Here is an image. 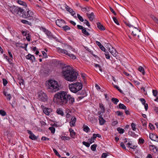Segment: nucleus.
<instances>
[{
    "label": "nucleus",
    "mask_w": 158,
    "mask_h": 158,
    "mask_svg": "<svg viewBox=\"0 0 158 158\" xmlns=\"http://www.w3.org/2000/svg\"><path fill=\"white\" fill-rule=\"evenodd\" d=\"M54 100L60 105H65L68 102L73 104L75 102L74 98L66 92L60 91L57 93L54 96Z\"/></svg>",
    "instance_id": "nucleus-1"
},
{
    "label": "nucleus",
    "mask_w": 158,
    "mask_h": 158,
    "mask_svg": "<svg viewBox=\"0 0 158 158\" xmlns=\"http://www.w3.org/2000/svg\"><path fill=\"white\" fill-rule=\"evenodd\" d=\"M59 51L61 53L66 55L69 58L73 60L76 58V56L73 54L75 53V50L71 46L69 45L67 46L65 49L59 48Z\"/></svg>",
    "instance_id": "nucleus-2"
},
{
    "label": "nucleus",
    "mask_w": 158,
    "mask_h": 158,
    "mask_svg": "<svg viewBox=\"0 0 158 158\" xmlns=\"http://www.w3.org/2000/svg\"><path fill=\"white\" fill-rule=\"evenodd\" d=\"M59 51L61 53L66 55L69 58L73 60L76 58V56L73 54L75 53V50L71 46L69 45L67 46L65 49L59 48Z\"/></svg>",
    "instance_id": "nucleus-3"
},
{
    "label": "nucleus",
    "mask_w": 158,
    "mask_h": 158,
    "mask_svg": "<svg viewBox=\"0 0 158 158\" xmlns=\"http://www.w3.org/2000/svg\"><path fill=\"white\" fill-rule=\"evenodd\" d=\"M48 92L54 93L59 90V86L57 81L55 80H50L49 81L48 86Z\"/></svg>",
    "instance_id": "nucleus-4"
},
{
    "label": "nucleus",
    "mask_w": 158,
    "mask_h": 158,
    "mask_svg": "<svg viewBox=\"0 0 158 158\" xmlns=\"http://www.w3.org/2000/svg\"><path fill=\"white\" fill-rule=\"evenodd\" d=\"M22 14L21 16L31 22L34 21L35 19L34 12L28 9H27L25 11H23Z\"/></svg>",
    "instance_id": "nucleus-5"
},
{
    "label": "nucleus",
    "mask_w": 158,
    "mask_h": 158,
    "mask_svg": "<svg viewBox=\"0 0 158 158\" xmlns=\"http://www.w3.org/2000/svg\"><path fill=\"white\" fill-rule=\"evenodd\" d=\"M70 90L73 93H76L80 91L82 88V84L79 82L73 83L69 85Z\"/></svg>",
    "instance_id": "nucleus-6"
},
{
    "label": "nucleus",
    "mask_w": 158,
    "mask_h": 158,
    "mask_svg": "<svg viewBox=\"0 0 158 158\" xmlns=\"http://www.w3.org/2000/svg\"><path fill=\"white\" fill-rule=\"evenodd\" d=\"M10 10L11 12L14 15H18L21 16V15L23 13L24 10L21 7H16L15 6H10Z\"/></svg>",
    "instance_id": "nucleus-7"
},
{
    "label": "nucleus",
    "mask_w": 158,
    "mask_h": 158,
    "mask_svg": "<svg viewBox=\"0 0 158 158\" xmlns=\"http://www.w3.org/2000/svg\"><path fill=\"white\" fill-rule=\"evenodd\" d=\"M73 69L69 66H66L62 68V74L65 79L66 77L70 75V74L74 72Z\"/></svg>",
    "instance_id": "nucleus-8"
},
{
    "label": "nucleus",
    "mask_w": 158,
    "mask_h": 158,
    "mask_svg": "<svg viewBox=\"0 0 158 158\" xmlns=\"http://www.w3.org/2000/svg\"><path fill=\"white\" fill-rule=\"evenodd\" d=\"M37 98L40 101L45 102L47 101V96L46 94L41 91L37 93Z\"/></svg>",
    "instance_id": "nucleus-9"
},
{
    "label": "nucleus",
    "mask_w": 158,
    "mask_h": 158,
    "mask_svg": "<svg viewBox=\"0 0 158 158\" xmlns=\"http://www.w3.org/2000/svg\"><path fill=\"white\" fill-rule=\"evenodd\" d=\"M77 73L76 72H72V73L70 74V75L65 78V79L70 81H75L77 77Z\"/></svg>",
    "instance_id": "nucleus-10"
},
{
    "label": "nucleus",
    "mask_w": 158,
    "mask_h": 158,
    "mask_svg": "<svg viewBox=\"0 0 158 158\" xmlns=\"http://www.w3.org/2000/svg\"><path fill=\"white\" fill-rule=\"evenodd\" d=\"M42 108L44 113L46 115H48L52 111V110L50 108L45 107L44 106L42 105Z\"/></svg>",
    "instance_id": "nucleus-11"
},
{
    "label": "nucleus",
    "mask_w": 158,
    "mask_h": 158,
    "mask_svg": "<svg viewBox=\"0 0 158 158\" xmlns=\"http://www.w3.org/2000/svg\"><path fill=\"white\" fill-rule=\"evenodd\" d=\"M42 31H44L45 33L46 34L48 37L50 39H55V37L52 34V33L49 31L47 30L44 28H42Z\"/></svg>",
    "instance_id": "nucleus-12"
},
{
    "label": "nucleus",
    "mask_w": 158,
    "mask_h": 158,
    "mask_svg": "<svg viewBox=\"0 0 158 158\" xmlns=\"http://www.w3.org/2000/svg\"><path fill=\"white\" fill-rule=\"evenodd\" d=\"M56 24L59 27H62L66 24L65 22L63 19H57L56 22Z\"/></svg>",
    "instance_id": "nucleus-13"
},
{
    "label": "nucleus",
    "mask_w": 158,
    "mask_h": 158,
    "mask_svg": "<svg viewBox=\"0 0 158 158\" xmlns=\"http://www.w3.org/2000/svg\"><path fill=\"white\" fill-rule=\"evenodd\" d=\"M27 133L30 135L29 136V138L32 140H35L37 139V137L30 130H27Z\"/></svg>",
    "instance_id": "nucleus-14"
},
{
    "label": "nucleus",
    "mask_w": 158,
    "mask_h": 158,
    "mask_svg": "<svg viewBox=\"0 0 158 158\" xmlns=\"http://www.w3.org/2000/svg\"><path fill=\"white\" fill-rule=\"evenodd\" d=\"M150 138L152 140L158 142V136L153 133H150Z\"/></svg>",
    "instance_id": "nucleus-15"
},
{
    "label": "nucleus",
    "mask_w": 158,
    "mask_h": 158,
    "mask_svg": "<svg viewBox=\"0 0 158 158\" xmlns=\"http://www.w3.org/2000/svg\"><path fill=\"white\" fill-rule=\"evenodd\" d=\"M76 121V118L75 117H72L69 122V124L71 127H74L75 125V123Z\"/></svg>",
    "instance_id": "nucleus-16"
},
{
    "label": "nucleus",
    "mask_w": 158,
    "mask_h": 158,
    "mask_svg": "<svg viewBox=\"0 0 158 158\" xmlns=\"http://www.w3.org/2000/svg\"><path fill=\"white\" fill-rule=\"evenodd\" d=\"M109 52L114 56H116L118 54L115 49L113 48L109 49Z\"/></svg>",
    "instance_id": "nucleus-17"
},
{
    "label": "nucleus",
    "mask_w": 158,
    "mask_h": 158,
    "mask_svg": "<svg viewBox=\"0 0 158 158\" xmlns=\"http://www.w3.org/2000/svg\"><path fill=\"white\" fill-rule=\"evenodd\" d=\"M135 29L134 31H132V33L133 35L135 36L138 34V33L140 32L141 31L140 30H139V29L136 27H134Z\"/></svg>",
    "instance_id": "nucleus-18"
},
{
    "label": "nucleus",
    "mask_w": 158,
    "mask_h": 158,
    "mask_svg": "<svg viewBox=\"0 0 158 158\" xmlns=\"http://www.w3.org/2000/svg\"><path fill=\"white\" fill-rule=\"evenodd\" d=\"M87 15L91 21H93L95 18V16L93 12H92L90 14L87 13Z\"/></svg>",
    "instance_id": "nucleus-19"
},
{
    "label": "nucleus",
    "mask_w": 158,
    "mask_h": 158,
    "mask_svg": "<svg viewBox=\"0 0 158 158\" xmlns=\"http://www.w3.org/2000/svg\"><path fill=\"white\" fill-rule=\"evenodd\" d=\"M102 115L101 116H100L99 117V123L100 125H102L104 124L106 122L105 120L103 118L102 116Z\"/></svg>",
    "instance_id": "nucleus-20"
},
{
    "label": "nucleus",
    "mask_w": 158,
    "mask_h": 158,
    "mask_svg": "<svg viewBox=\"0 0 158 158\" xmlns=\"http://www.w3.org/2000/svg\"><path fill=\"white\" fill-rule=\"evenodd\" d=\"M26 58L28 60H30L33 61L35 60V57L33 55H32L30 54H28L26 56Z\"/></svg>",
    "instance_id": "nucleus-21"
},
{
    "label": "nucleus",
    "mask_w": 158,
    "mask_h": 158,
    "mask_svg": "<svg viewBox=\"0 0 158 158\" xmlns=\"http://www.w3.org/2000/svg\"><path fill=\"white\" fill-rule=\"evenodd\" d=\"M81 10L83 12H85V11L89 12L90 10V9H91V8L87 6L81 7Z\"/></svg>",
    "instance_id": "nucleus-22"
},
{
    "label": "nucleus",
    "mask_w": 158,
    "mask_h": 158,
    "mask_svg": "<svg viewBox=\"0 0 158 158\" xmlns=\"http://www.w3.org/2000/svg\"><path fill=\"white\" fill-rule=\"evenodd\" d=\"M97 27L98 28L101 30H105V28L100 23L98 22L97 23Z\"/></svg>",
    "instance_id": "nucleus-23"
},
{
    "label": "nucleus",
    "mask_w": 158,
    "mask_h": 158,
    "mask_svg": "<svg viewBox=\"0 0 158 158\" xmlns=\"http://www.w3.org/2000/svg\"><path fill=\"white\" fill-rule=\"evenodd\" d=\"M17 2V3L19 5H21L25 7H26L27 6V5L26 3L23 1L21 0H18Z\"/></svg>",
    "instance_id": "nucleus-24"
},
{
    "label": "nucleus",
    "mask_w": 158,
    "mask_h": 158,
    "mask_svg": "<svg viewBox=\"0 0 158 158\" xmlns=\"http://www.w3.org/2000/svg\"><path fill=\"white\" fill-rule=\"evenodd\" d=\"M21 22L23 24H27L30 26H31L32 25V23L31 22L25 19L21 20Z\"/></svg>",
    "instance_id": "nucleus-25"
},
{
    "label": "nucleus",
    "mask_w": 158,
    "mask_h": 158,
    "mask_svg": "<svg viewBox=\"0 0 158 158\" xmlns=\"http://www.w3.org/2000/svg\"><path fill=\"white\" fill-rule=\"evenodd\" d=\"M69 131L70 133V135L71 137L73 138H74L75 133L74 131L72 129H69Z\"/></svg>",
    "instance_id": "nucleus-26"
},
{
    "label": "nucleus",
    "mask_w": 158,
    "mask_h": 158,
    "mask_svg": "<svg viewBox=\"0 0 158 158\" xmlns=\"http://www.w3.org/2000/svg\"><path fill=\"white\" fill-rule=\"evenodd\" d=\"M56 113L59 114L63 116L64 114L63 111L61 108H58L57 109Z\"/></svg>",
    "instance_id": "nucleus-27"
},
{
    "label": "nucleus",
    "mask_w": 158,
    "mask_h": 158,
    "mask_svg": "<svg viewBox=\"0 0 158 158\" xmlns=\"http://www.w3.org/2000/svg\"><path fill=\"white\" fill-rule=\"evenodd\" d=\"M128 135H130L131 136L134 137H136L138 136V135H137L135 134V133L134 132L131 131H129L128 132Z\"/></svg>",
    "instance_id": "nucleus-28"
},
{
    "label": "nucleus",
    "mask_w": 158,
    "mask_h": 158,
    "mask_svg": "<svg viewBox=\"0 0 158 158\" xmlns=\"http://www.w3.org/2000/svg\"><path fill=\"white\" fill-rule=\"evenodd\" d=\"M99 107L100 108L102 113H104L105 112V108L103 104L101 103H99Z\"/></svg>",
    "instance_id": "nucleus-29"
},
{
    "label": "nucleus",
    "mask_w": 158,
    "mask_h": 158,
    "mask_svg": "<svg viewBox=\"0 0 158 158\" xmlns=\"http://www.w3.org/2000/svg\"><path fill=\"white\" fill-rule=\"evenodd\" d=\"M86 29L84 28L82 31V33L86 36H89V33L87 31Z\"/></svg>",
    "instance_id": "nucleus-30"
},
{
    "label": "nucleus",
    "mask_w": 158,
    "mask_h": 158,
    "mask_svg": "<svg viewBox=\"0 0 158 158\" xmlns=\"http://www.w3.org/2000/svg\"><path fill=\"white\" fill-rule=\"evenodd\" d=\"M111 101L115 104L117 105V103L119 102V100L118 99L116 98H113L111 99Z\"/></svg>",
    "instance_id": "nucleus-31"
},
{
    "label": "nucleus",
    "mask_w": 158,
    "mask_h": 158,
    "mask_svg": "<svg viewBox=\"0 0 158 158\" xmlns=\"http://www.w3.org/2000/svg\"><path fill=\"white\" fill-rule=\"evenodd\" d=\"M138 69L139 71L142 73L143 75H144L145 74V72L143 68L141 66H139Z\"/></svg>",
    "instance_id": "nucleus-32"
},
{
    "label": "nucleus",
    "mask_w": 158,
    "mask_h": 158,
    "mask_svg": "<svg viewBox=\"0 0 158 158\" xmlns=\"http://www.w3.org/2000/svg\"><path fill=\"white\" fill-rule=\"evenodd\" d=\"M119 108L121 109L124 110H126L127 109L126 107L123 104L120 103L118 105Z\"/></svg>",
    "instance_id": "nucleus-33"
},
{
    "label": "nucleus",
    "mask_w": 158,
    "mask_h": 158,
    "mask_svg": "<svg viewBox=\"0 0 158 158\" xmlns=\"http://www.w3.org/2000/svg\"><path fill=\"white\" fill-rule=\"evenodd\" d=\"M117 131H118V132L120 134H123L124 133V129L121 128L120 127H118L117 129Z\"/></svg>",
    "instance_id": "nucleus-34"
},
{
    "label": "nucleus",
    "mask_w": 158,
    "mask_h": 158,
    "mask_svg": "<svg viewBox=\"0 0 158 158\" xmlns=\"http://www.w3.org/2000/svg\"><path fill=\"white\" fill-rule=\"evenodd\" d=\"M19 84L20 85L21 84L23 85L24 84V80L22 77H21L20 78H19Z\"/></svg>",
    "instance_id": "nucleus-35"
},
{
    "label": "nucleus",
    "mask_w": 158,
    "mask_h": 158,
    "mask_svg": "<svg viewBox=\"0 0 158 158\" xmlns=\"http://www.w3.org/2000/svg\"><path fill=\"white\" fill-rule=\"evenodd\" d=\"M131 126L133 131H135L136 130V125L135 123H132L131 124Z\"/></svg>",
    "instance_id": "nucleus-36"
},
{
    "label": "nucleus",
    "mask_w": 158,
    "mask_h": 158,
    "mask_svg": "<svg viewBox=\"0 0 158 158\" xmlns=\"http://www.w3.org/2000/svg\"><path fill=\"white\" fill-rule=\"evenodd\" d=\"M62 27L63 28V30L65 31L69 30L70 29V27L67 25L65 26L64 25Z\"/></svg>",
    "instance_id": "nucleus-37"
},
{
    "label": "nucleus",
    "mask_w": 158,
    "mask_h": 158,
    "mask_svg": "<svg viewBox=\"0 0 158 158\" xmlns=\"http://www.w3.org/2000/svg\"><path fill=\"white\" fill-rule=\"evenodd\" d=\"M83 130L85 131L86 132H87L89 131V128L87 126H83Z\"/></svg>",
    "instance_id": "nucleus-38"
},
{
    "label": "nucleus",
    "mask_w": 158,
    "mask_h": 158,
    "mask_svg": "<svg viewBox=\"0 0 158 158\" xmlns=\"http://www.w3.org/2000/svg\"><path fill=\"white\" fill-rule=\"evenodd\" d=\"M61 139L62 140H69L70 139V138L69 137L63 136H62L61 137Z\"/></svg>",
    "instance_id": "nucleus-39"
},
{
    "label": "nucleus",
    "mask_w": 158,
    "mask_h": 158,
    "mask_svg": "<svg viewBox=\"0 0 158 158\" xmlns=\"http://www.w3.org/2000/svg\"><path fill=\"white\" fill-rule=\"evenodd\" d=\"M97 147V144H93L91 147V149L93 151H95L96 149V148Z\"/></svg>",
    "instance_id": "nucleus-40"
},
{
    "label": "nucleus",
    "mask_w": 158,
    "mask_h": 158,
    "mask_svg": "<svg viewBox=\"0 0 158 158\" xmlns=\"http://www.w3.org/2000/svg\"><path fill=\"white\" fill-rule=\"evenodd\" d=\"M127 145L128 146V147L131 149H134L135 148V146L133 145L132 144L130 143H127Z\"/></svg>",
    "instance_id": "nucleus-41"
},
{
    "label": "nucleus",
    "mask_w": 158,
    "mask_h": 158,
    "mask_svg": "<svg viewBox=\"0 0 158 158\" xmlns=\"http://www.w3.org/2000/svg\"><path fill=\"white\" fill-rule=\"evenodd\" d=\"M65 8L66 9V10L68 11L70 13V12L73 11V9L71 8H70L69 6L67 5H66Z\"/></svg>",
    "instance_id": "nucleus-42"
},
{
    "label": "nucleus",
    "mask_w": 158,
    "mask_h": 158,
    "mask_svg": "<svg viewBox=\"0 0 158 158\" xmlns=\"http://www.w3.org/2000/svg\"><path fill=\"white\" fill-rule=\"evenodd\" d=\"M77 15L78 19L81 21L83 22L84 21V20L82 17L79 14H77Z\"/></svg>",
    "instance_id": "nucleus-43"
},
{
    "label": "nucleus",
    "mask_w": 158,
    "mask_h": 158,
    "mask_svg": "<svg viewBox=\"0 0 158 158\" xmlns=\"http://www.w3.org/2000/svg\"><path fill=\"white\" fill-rule=\"evenodd\" d=\"M49 129L51 131L52 133H54L55 131V129L54 127H50L49 128Z\"/></svg>",
    "instance_id": "nucleus-44"
},
{
    "label": "nucleus",
    "mask_w": 158,
    "mask_h": 158,
    "mask_svg": "<svg viewBox=\"0 0 158 158\" xmlns=\"http://www.w3.org/2000/svg\"><path fill=\"white\" fill-rule=\"evenodd\" d=\"M95 66L96 68H98V70L100 71L101 72H102V69L100 66L98 64H96L95 65Z\"/></svg>",
    "instance_id": "nucleus-45"
},
{
    "label": "nucleus",
    "mask_w": 158,
    "mask_h": 158,
    "mask_svg": "<svg viewBox=\"0 0 158 158\" xmlns=\"http://www.w3.org/2000/svg\"><path fill=\"white\" fill-rule=\"evenodd\" d=\"M6 112L3 110H0V114L2 116H4L6 115Z\"/></svg>",
    "instance_id": "nucleus-46"
},
{
    "label": "nucleus",
    "mask_w": 158,
    "mask_h": 158,
    "mask_svg": "<svg viewBox=\"0 0 158 158\" xmlns=\"http://www.w3.org/2000/svg\"><path fill=\"white\" fill-rule=\"evenodd\" d=\"M113 20L114 21V22L116 24H117L118 25H119V24L118 21V20L116 17H113Z\"/></svg>",
    "instance_id": "nucleus-47"
},
{
    "label": "nucleus",
    "mask_w": 158,
    "mask_h": 158,
    "mask_svg": "<svg viewBox=\"0 0 158 158\" xmlns=\"http://www.w3.org/2000/svg\"><path fill=\"white\" fill-rule=\"evenodd\" d=\"M53 151L55 153V154L57 156H58L60 157V154L55 149L53 148Z\"/></svg>",
    "instance_id": "nucleus-48"
},
{
    "label": "nucleus",
    "mask_w": 158,
    "mask_h": 158,
    "mask_svg": "<svg viewBox=\"0 0 158 158\" xmlns=\"http://www.w3.org/2000/svg\"><path fill=\"white\" fill-rule=\"evenodd\" d=\"M152 93H153V95L155 97H156L158 94V92H157V90H156L153 89L152 90Z\"/></svg>",
    "instance_id": "nucleus-49"
},
{
    "label": "nucleus",
    "mask_w": 158,
    "mask_h": 158,
    "mask_svg": "<svg viewBox=\"0 0 158 158\" xmlns=\"http://www.w3.org/2000/svg\"><path fill=\"white\" fill-rule=\"evenodd\" d=\"M84 23L87 26L89 27H90V25L89 24V22L86 20L85 19L84 21Z\"/></svg>",
    "instance_id": "nucleus-50"
},
{
    "label": "nucleus",
    "mask_w": 158,
    "mask_h": 158,
    "mask_svg": "<svg viewBox=\"0 0 158 158\" xmlns=\"http://www.w3.org/2000/svg\"><path fill=\"white\" fill-rule=\"evenodd\" d=\"M82 143L84 145H85L87 147H89L90 146V144L88 142L83 141Z\"/></svg>",
    "instance_id": "nucleus-51"
},
{
    "label": "nucleus",
    "mask_w": 158,
    "mask_h": 158,
    "mask_svg": "<svg viewBox=\"0 0 158 158\" xmlns=\"http://www.w3.org/2000/svg\"><path fill=\"white\" fill-rule=\"evenodd\" d=\"M116 114L119 116H123V112H121L119 111H117L116 112Z\"/></svg>",
    "instance_id": "nucleus-52"
},
{
    "label": "nucleus",
    "mask_w": 158,
    "mask_h": 158,
    "mask_svg": "<svg viewBox=\"0 0 158 158\" xmlns=\"http://www.w3.org/2000/svg\"><path fill=\"white\" fill-rule=\"evenodd\" d=\"M125 23L127 26H128V27H134L133 25H131L130 23H129L128 22H125Z\"/></svg>",
    "instance_id": "nucleus-53"
},
{
    "label": "nucleus",
    "mask_w": 158,
    "mask_h": 158,
    "mask_svg": "<svg viewBox=\"0 0 158 158\" xmlns=\"http://www.w3.org/2000/svg\"><path fill=\"white\" fill-rule=\"evenodd\" d=\"M3 83L4 86H5L7 83V81L5 79H3Z\"/></svg>",
    "instance_id": "nucleus-54"
},
{
    "label": "nucleus",
    "mask_w": 158,
    "mask_h": 158,
    "mask_svg": "<svg viewBox=\"0 0 158 158\" xmlns=\"http://www.w3.org/2000/svg\"><path fill=\"white\" fill-rule=\"evenodd\" d=\"M151 17L154 21L155 22L158 19L156 17L152 15H151Z\"/></svg>",
    "instance_id": "nucleus-55"
},
{
    "label": "nucleus",
    "mask_w": 158,
    "mask_h": 158,
    "mask_svg": "<svg viewBox=\"0 0 158 158\" xmlns=\"http://www.w3.org/2000/svg\"><path fill=\"white\" fill-rule=\"evenodd\" d=\"M149 126L151 130L154 129L155 128V127H154V125H153V124H152L151 123H149Z\"/></svg>",
    "instance_id": "nucleus-56"
},
{
    "label": "nucleus",
    "mask_w": 158,
    "mask_h": 158,
    "mask_svg": "<svg viewBox=\"0 0 158 158\" xmlns=\"http://www.w3.org/2000/svg\"><path fill=\"white\" fill-rule=\"evenodd\" d=\"M139 100L143 105L146 104V101L143 98H141Z\"/></svg>",
    "instance_id": "nucleus-57"
},
{
    "label": "nucleus",
    "mask_w": 158,
    "mask_h": 158,
    "mask_svg": "<svg viewBox=\"0 0 158 158\" xmlns=\"http://www.w3.org/2000/svg\"><path fill=\"white\" fill-rule=\"evenodd\" d=\"M154 62L156 64H158V59L156 58H154L153 59Z\"/></svg>",
    "instance_id": "nucleus-58"
},
{
    "label": "nucleus",
    "mask_w": 158,
    "mask_h": 158,
    "mask_svg": "<svg viewBox=\"0 0 158 158\" xmlns=\"http://www.w3.org/2000/svg\"><path fill=\"white\" fill-rule=\"evenodd\" d=\"M70 13L71 14V15L73 16L75 18H76V13L73 10V11H72Z\"/></svg>",
    "instance_id": "nucleus-59"
},
{
    "label": "nucleus",
    "mask_w": 158,
    "mask_h": 158,
    "mask_svg": "<svg viewBox=\"0 0 158 158\" xmlns=\"http://www.w3.org/2000/svg\"><path fill=\"white\" fill-rule=\"evenodd\" d=\"M120 145L121 147H122L123 149H124L125 150H126L125 146L123 142H121L120 144Z\"/></svg>",
    "instance_id": "nucleus-60"
},
{
    "label": "nucleus",
    "mask_w": 158,
    "mask_h": 158,
    "mask_svg": "<svg viewBox=\"0 0 158 158\" xmlns=\"http://www.w3.org/2000/svg\"><path fill=\"white\" fill-rule=\"evenodd\" d=\"M41 140L44 141L49 140V139L46 137L43 136L41 138Z\"/></svg>",
    "instance_id": "nucleus-61"
},
{
    "label": "nucleus",
    "mask_w": 158,
    "mask_h": 158,
    "mask_svg": "<svg viewBox=\"0 0 158 158\" xmlns=\"http://www.w3.org/2000/svg\"><path fill=\"white\" fill-rule=\"evenodd\" d=\"M77 27L78 29L82 30V29H83L85 28L82 26L79 25H77Z\"/></svg>",
    "instance_id": "nucleus-62"
},
{
    "label": "nucleus",
    "mask_w": 158,
    "mask_h": 158,
    "mask_svg": "<svg viewBox=\"0 0 158 158\" xmlns=\"http://www.w3.org/2000/svg\"><path fill=\"white\" fill-rule=\"evenodd\" d=\"M107 156V154L106 153H104L102 154V158H106Z\"/></svg>",
    "instance_id": "nucleus-63"
},
{
    "label": "nucleus",
    "mask_w": 158,
    "mask_h": 158,
    "mask_svg": "<svg viewBox=\"0 0 158 158\" xmlns=\"http://www.w3.org/2000/svg\"><path fill=\"white\" fill-rule=\"evenodd\" d=\"M99 47L100 48L102 51H105L106 49L102 45L99 46Z\"/></svg>",
    "instance_id": "nucleus-64"
}]
</instances>
